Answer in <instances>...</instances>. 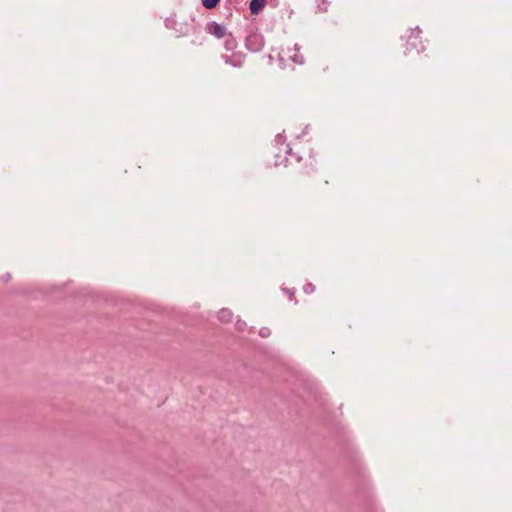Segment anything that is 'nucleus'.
<instances>
[{"label":"nucleus","instance_id":"nucleus-8","mask_svg":"<svg viewBox=\"0 0 512 512\" xmlns=\"http://www.w3.org/2000/svg\"><path fill=\"white\" fill-rule=\"evenodd\" d=\"M305 290L306 291L311 290V284H308V286H307V288Z\"/></svg>","mask_w":512,"mask_h":512},{"label":"nucleus","instance_id":"nucleus-7","mask_svg":"<svg viewBox=\"0 0 512 512\" xmlns=\"http://www.w3.org/2000/svg\"><path fill=\"white\" fill-rule=\"evenodd\" d=\"M235 46H236V42L233 38H229L225 41V48L227 50H233Z\"/></svg>","mask_w":512,"mask_h":512},{"label":"nucleus","instance_id":"nucleus-1","mask_svg":"<svg viewBox=\"0 0 512 512\" xmlns=\"http://www.w3.org/2000/svg\"><path fill=\"white\" fill-rule=\"evenodd\" d=\"M279 60L286 64L288 61H291L294 64H303L304 56L300 53V47L295 44L293 47L282 48L279 53Z\"/></svg>","mask_w":512,"mask_h":512},{"label":"nucleus","instance_id":"nucleus-9","mask_svg":"<svg viewBox=\"0 0 512 512\" xmlns=\"http://www.w3.org/2000/svg\"><path fill=\"white\" fill-rule=\"evenodd\" d=\"M305 290L306 291L311 290V284H308V286H307V288Z\"/></svg>","mask_w":512,"mask_h":512},{"label":"nucleus","instance_id":"nucleus-5","mask_svg":"<svg viewBox=\"0 0 512 512\" xmlns=\"http://www.w3.org/2000/svg\"><path fill=\"white\" fill-rule=\"evenodd\" d=\"M233 313L231 310L223 308L218 312V319L223 323H229L232 321Z\"/></svg>","mask_w":512,"mask_h":512},{"label":"nucleus","instance_id":"nucleus-4","mask_svg":"<svg viewBox=\"0 0 512 512\" xmlns=\"http://www.w3.org/2000/svg\"><path fill=\"white\" fill-rule=\"evenodd\" d=\"M266 0H251L249 9L252 14H258L265 6Z\"/></svg>","mask_w":512,"mask_h":512},{"label":"nucleus","instance_id":"nucleus-6","mask_svg":"<svg viewBox=\"0 0 512 512\" xmlns=\"http://www.w3.org/2000/svg\"><path fill=\"white\" fill-rule=\"evenodd\" d=\"M220 0H201L202 5L207 9H212L217 6Z\"/></svg>","mask_w":512,"mask_h":512},{"label":"nucleus","instance_id":"nucleus-3","mask_svg":"<svg viewBox=\"0 0 512 512\" xmlns=\"http://www.w3.org/2000/svg\"><path fill=\"white\" fill-rule=\"evenodd\" d=\"M209 32L217 38H223L226 35V27L216 22H213L209 26Z\"/></svg>","mask_w":512,"mask_h":512},{"label":"nucleus","instance_id":"nucleus-2","mask_svg":"<svg viewBox=\"0 0 512 512\" xmlns=\"http://www.w3.org/2000/svg\"><path fill=\"white\" fill-rule=\"evenodd\" d=\"M223 59L226 64L232 65L234 67H240L243 64L244 56L242 54H235L232 56L224 55Z\"/></svg>","mask_w":512,"mask_h":512}]
</instances>
